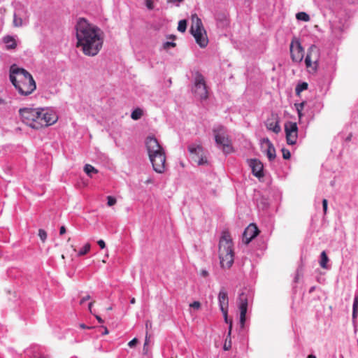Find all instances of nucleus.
<instances>
[{
	"label": "nucleus",
	"mask_w": 358,
	"mask_h": 358,
	"mask_svg": "<svg viewBox=\"0 0 358 358\" xmlns=\"http://www.w3.org/2000/svg\"><path fill=\"white\" fill-rule=\"evenodd\" d=\"M77 46L80 47L87 56L96 55L102 48V32L97 27L83 18L79 19L76 26Z\"/></svg>",
	"instance_id": "nucleus-1"
},
{
	"label": "nucleus",
	"mask_w": 358,
	"mask_h": 358,
	"mask_svg": "<svg viewBox=\"0 0 358 358\" xmlns=\"http://www.w3.org/2000/svg\"><path fill=\"white\" fill-rule=\"evenodd\" d=\"M19 112L22 121L34 129L52 125L58 120L55 111L48 108H24Z\"/></svg>",
	"instance_id": "nucleus-2"
},
{
	"label": "nucleus",
	"mask_w": 358,
	"mask_h": 358,
	"mask_svg": "<svg viewBox=\"0 0 358 358\" xmlns=\"http://www.w3.org/2000/svg\"><path fill=\"white\" fill-rule=\"evenodd\" d=\"M9 79L17 92L22 96H28L36 89V84L29 72L13 64L9 69Z\"/></svg>",
	"instance_id": "nucleus-3"
},
{
	"label": "nucleus",
	"mask_w": 358,
	"mask_h": 358,
	"mask_svg": "<svg viewBox=\"0 0 358 358\" xmlns=\"http://www.w3.org/2000/svg\"><path fill=\"white\" fill-rule=\"evenodd\" d=\"M145 147L153 169L159 173L165 171L166 155L158 140L152 136H148L145 141Z\"/></svg>",
	"instance_id": "nucleus-4"
},
{
	"label": "nucleus",
	"mask_w": 358,
	"mask_h": 358,
	"mask_svg": "<svg viewBox=\"0 0 358 358\" xmlns=\"http://www.w3.org/2000/svg\"><path fill=\"white\" fill-rule=\"evenodd\" d=\"M234 253L230 234L224 231L219 242V258L220 265L224 268H229L234 263Z\"/></svg>",
	"instance_id": "nucleus-5"
},
{
	"label": "nucleus",
	"mask_w": 358,
	"mask_h": 358,
	"mask_svg": "<svg viewBox=\"0 0 358 358\" xmlns=\"http://www.w3.org/2000/svg\"><path fill=\"white\" fill-rule=\"evenodd\" d=\"M192 26L190 32L195 38L196 43L201 48L207 46L208 40L206 36V31L203 27L201 20L197 16L196 14L192 15Z\"/></svg>",
	"instance_id": "nucleus-6"
},
{
	"label": "nucleus",
	"mask_w": 358,
	"mask_h": 358,
	"mask_svg": "<svg viewBox=\"0 0 358 358\" xmlns=\"http://www.w3.org/2000/svg\"><path fill=\"white\" fill-rule=\"evenodd\" d=\"M213 134L217 147L222 149L224 153L229 154L233 152L231 142L225 134L224 127L218 126L215 127L213 129Z\"/></svg>",
	"instance_id": "nucleus-7"
},
{
	"label": "nucleus",
	"mask_w": 358,
	"mask_h": 358,
	"mask_svg": "<svg viewBox=\"0 0 358 358\" xmlns=\"http://www.w3.org/2000/svg\"><path fill=\"white\" fill-rule=\"evenodd\" d=\"M320 57V48L315 45H310L305 57V64L310 73H314L317 71Z\"/></svg>",
	"instance_id": "nucleus-8"
},
{
	"label": "nucleus",
	"mask_w": 358,
	"mask_h": 358,
	"mask_svg": "<svg viewBox=\"0 0 358 358\" xmlns=\"http://www.w3.org/2000/svg\"><path fill=\"white\" fill-rule=\"evenodd\" d=\"M193 92L199 99H206L208 97V90L203 76L198 73L195 76Z\"/></svg>",
	"instance_id": "nucleus-9"
},
{
	"label": "nucleus",
	"mask_w": 358,
	"mask_h": 358,
	"mask_svg": "<svg viewBox=\"0 0 358 358\" xmlns=\"http://www.w3.org/2000/svg\"><path fill=\"white\" fill-rule=\"evenodd\" d=\"M285 131L287 143L289 145H294L298 137V127L296 122H287L285 124Z\"/></svg>",
	"instance_id": "nucleus-10"
},
{
	"label": "nucleus",
	"mask_w": 358,
	"mask_h": 358,
	"mask_svg": "<svg viewBox=\"0 0 358 358\" xmlns=\"http://www.w3.org/2000/svg\"><path fill=\"white\" fill-rule=\"evenodd\" d=\"M291 58L293 62L300 63L304 57V50L299 41H292L289 45Z\"/></svg>",
	"instance_id": "nucleus-11"
},
{
	"label": "nucleus",
	"mask_w": 358,
	"mask_h": 358,
	"mask_svg": "<svg viewBox=\"0 0 358 358\" xmlns=\"http://www.w3.org/2000/svg\"><path fill=\"white\" fill-rule=\"evenodd\" d=\"M218 303L221 312L224 317L226 323H229L230 320L228 319L227 312L229 307L228 293L224 287H222L218 294Z\"/></svg>",
	"instance_id": "nucleus-12"
},
{
	"label": "nucleus",
	"mask_w": 358,
	"mask_h": 358,
	"mask_svg": "<svg viewBox=\"0 0 358 358\" xmlns=\"http://www.w3.org/2000/svg\"><path fill=\"white\" fill-rule=\"evenodd\" d=\"M238 308L240 310V325L242 328H243L246 320V313L248 305V296L244 292L240 294L238 297Z\"/></svg>",
	"instance_id": "nucleus-13"
},
{
	"label": "nucleus",
	"mask_w": 358,
	"mask_h": 358,
	"mask_svg": "<svg viewBox=\"0 0 358 358\" xmlns=\"http://www.w3.org/2000/svg\"><path fill=\"white\" fill-rule=\"evenodd\" d=\"M248 165L252 170V174L258 178H262L264 176V165L262 162L258 159H248Z\"/></svg>",
	"instance_id": "nucleus-14"
},
{
	"label": "nucleus",
	"mask_w": 358,
	"mask_h": 358,
	"mask_svg": "<svg viewBox=\"0 0 358 358\" xmlns=\"http://www.w3.org/2000/svg\"><path fill=\"white\" fill-rule=\"evenodd\" d=\"M259 231L255 224H249L243 231L242 238L243 242L245 244H248L259 234Z\"/></svg>",
	"instance_id": "nucleus-15"
},
{
	"label": "nucleus",
	"mask_w": 358,
	"mask_h": 358,
	"mask_svg": "<svg viewBox=\"0 0 358 358\" xmlns=\"http://www.w3.org/2000/svg\"><path fill=\"white\" fill-rule=\"evenodd\" d=\"M263 143H266L267 148L266 150V156L270 162L273 161L275 159L276 153L275 149L273 145V143L270 141L268 138H264L263 140Z\"/></svg>",
	"instance_id": "nucleus-16"
},
{
	"label": "nucleus",
	"mask_w": 358,
	"mask_h": 358,
	"mask_svg": "<svg viewBox=\"0 0 358 358\" xmlns=\"http://www.w3.org/2000/svg\"><path fill=\"white\" fill-rule=\"evenodd\" d=\"M266 129L273 131L275 134H278L281 129L279 122L275 117L268 118L266 122Z\"/></svg>",
	"instance_id": "nucleus-17"
},
{
	"label": "nucleus",
	"mask_w": 358,
	"mask_h": 358,
	"mask_svg": "<svg viewBox=\"0 0 358 358\" xmlns=\"http://www.w3.org/2000/svg\"><path fill=\"white\" fill-rule=\"evenodd\" d=\"M25 18V13L22 15V10L17 9L14 13L13 24L15 27H22Z\"/></svg>",
	"instance_id": "nucleus-18"
},
{
	"label": "nucleus",
	"mask_w": 358,
	"mask_h": 358,
	"mask_svg": "<svg viewBox=\"0 0 358 358\" xmlns=\"http://www.w3.org/2000/svg\"><path fill=\"white\" fill-rule=\"evenodd\" d=\"M2 40L6 44V50H13L17 46L16 40L14 36L7 35L5 36Z\"/></svg>",
	"instance_id": "nucleus-19"
},
{
	"label": "nucleus",
	"mask_w": 358,
	"mask_h": 358,
	"mask_svg": "<svg viewBox=\"0 0 358 358\" xmlns=\"http://www.w3.org/2000/svg\"><path fill=\"white\" fill-rule=\"evenodd\" d=\"M188 151L192 154L194 155V157H193V159H195L196 157L199 156L201 154H203V148L201 145L197 144H190L188 146Z\"/></svg>",
	"instance_id": "nucleus-20"
},
{
	"label": "nucleus",
	"mask_w": 358,
	"mask_h": 358,
	"mask_svg": "<svg viewBox=\"0 0 358 358\" xmlns=\"http://www.w3.org/2000/svg\"><path fill=\"white\" fill-rule=\"evenodd\" d=\"M229 332H228V335L226 338V340H225V342H224V346H223V349L224 350H229L231 347V329H232V320H230V321L229 322Z\"/></svg>",
	"instance_id": "nucleus-21"
},
{
	"label": "nucleus",
	"mask_w": 358,
	"mask_h": 358,
	"mask_svg": "<svg viewBox=\"0 0 358 358\" xmlns=\"http://www.w3.org/2000/svg\"><path fill=\"white\" fill-rule=\"evenodd\" d=\"M329 261V257L325 251H322L320 254V266L324 269H329L330 266L328 265Z\"/></svg>",
	"instance_id": "nucleus-22"
},
{
	"label": "nucleus",
	"mask_w": 358,
	"mask_h": 358,
	"mask_svg": "<svg viewBox=\"0 0 358 358\" xmlns=\"http://www.w3.org/2000/svg\"><path fill=\"white\" fill-rule=\"evenodd\" d=\"M84 171L90 177H92V174L98 173V171L93 166H92L90 164L85 165Z\"/></svg>",
	"instance_id": "nucleus-23"
},
{
	"label": "nucleus",
	"mask_w": 358,
	"mask_h": 358,
	"mask_svg": "<svg viewBox=\"0 0 358 358\" xmlns=\"http://www.w3.org/2000/svg\"><path fill=\"white\" fill-rule=\"evenodd\" d=\"M195 162L197 163L199 166L205 165L208 164V159L206 156L203 155V154L200 155L199 156L196 157L195 159H194Z\"/></svg>",
	"instance_id": "nucleus-24"
},
{
	"label": "nucleus",
	"mask_w": 358,
	"mask_h": 358,
	"mask_svg": "<svg viewBox=\"0 0 358 358\" xmlns=\"http://www.w3.org/2000/svg\"><path fill=\"white\" fill-rule=\"evenodd\" d=\"M296 17L298 20L308 22L310 20V16L305 12H299L296 13Z\"/></svg>",
	"instance_id": "nucleus-25"
},
{
	"label": "nucleus",
	"mask_w": 358,
	"mask_h": 358,
	"mask_svg": "<svg viewBox=\"0 0 358 358\" xmlns=\"http://www.w3.org/2000/svg\"><path fill=\"white\" fill-rule=\"evenodd\" d=\"M142 115V110L140 108H136L132 111L131 117L134 120H137L141 117Z\"/></svg>",
	"instance_id": "nucleus-26"
},
{
	"label": "nucleus",
	"mask_w": 358,
	"mask_h": 358,
	"mask_svg": "<svg viewBox=\"0 0 358 358\" xmlns=\"http://www.w3.org/2000/svg\"><path fill=\"white\" fill-rule=\"evenodd\" d=\"M358 307V293L355 294L353 305H352V317L355 318L357 316V310Z\"/></svg>",
	"instance_id": "nucleus-27"
},
{
	"label": "nucleus",
	"mask_w": 358,
	"mask_h": 358,
	"mask_svg": "<svg viewBox=\"0 0 358 358\" xmlns=\"http://www.w3.org/2000/svg\"><path fill=\"white\" fill-rule=\"evenodd\" d=\"M91 245L90 243H86L78 252V256H83L86 255L90 250Z\"/></svg>",
	"instance_id": "nucleus-28"
},
{
	"label": "nucleus",
	"mask_w": 358,
	"mask_h": 358,
	"mask_svg": "<svg viewBox=\"0 0 358 358\" xmlns=\"http://www.w3.org/2000/svg\"><path fill=\"white\" fill-rule=\"evenodd\" d=\"M33 352L34 355L31 356V358H48V357L45 356L39 351L38 347L34 348Z\"/></svg>",
	"instance_id": "nucleus-29"
},
{
	"label": "nucleus",
	"mask_w": 358,
	"mask_h": 358,
	"mask_svg": "<svg viewBox=\"0 0 358 358\" xmlns=\"http://www.w3.org/2000/svg\"><path fill=\"white\" fill-rule=\"evenodd\" d=\"M308 88V84L305 82L299 83L296 85L295 91L297 94H299L302 91Z\"/></svg>",
	"instance_id": "nucleus-30"
},
{
	"label": "nucleus",
	"mask_w": 358,
	"mask_h": 358,
	"mask_svg": "<svg viewBox=\"0 0 358 358\" xmlns=\"http://www.w3.org/2000/svg\"><path fill=\"white\" fill-rule=\"evenodd\" d=\"M187 29V21L185 20H180L178 22V30L180 32H185Z\"/></svg>",
	"instance_id": "nucleus-31"
},
{
	"label": "nucleus",
	"mask_w": 358,
	"mask_h": 358,
	"mask_svg": "<svg viewBox=\"0 0 358 358\" xmlns=\"http://www.w3.org/2000/svg\"><path fill=\"white\" fill-rule=\"evenodd\" d=\"M304 105H305L304 101H303L300 103H298V104H295V106H296V108L297 110V113H298V116L299 118H301V117H302V110L303 109Z\"/></svg>",
	"instance_id": "nucleus-32"
},
{
	"label": "nucleus",
	"mask_w": 358,
	"mask_h": 358,
	"mask_svg": "<svg viewBox=\"0 0 358 358\" xmlns=\"http://www.w3.org/2000/svg\"><path fill=\"white\" fill-rule=\"evenodd\" d=\"M38 236H39L41 240L43 242H45V241L47 238V233H46V231L44 229H40L38 230Z\"/></svg>",
	"instance_id": "nucleus-33"
},
{
	"label": "nucleus",
	"mask_w": 358,
	"mask_h": 358,
	"mask_svg": "<svg viewBox=\"0 0 358 358\" xmlns=\"http://www.w3.org/2000/svg\"><path fill=\"white\" fill-rule=\"evenodd\" d=\"M281 151L282 152V157L285 159H289L290 158L291 153L289 150L286 148H282Z\"/></svg>",
	"instance_id": "nucleus-34"
},
{
	"label": "nucleus",
	"mask_w": 358,
	"mask_h": 358,
	"mask_svg": "<svg viewBox=\"0 0 358 358\" xmlns=\"http://www.w3.org/2000/svg\"><path fill=\"white\" fill-rule=\"evenodd\" d=\"M116 203V199L112 196H107V204L108 206H112Z\"/></svg>",
	"instance_id": "nucleus-35"
},
{
	"label": "nucleus",
	"mask_w": 358,
	"mask_h": 358,
	"mask_svg": "<svg viewBox=\"0 0 358 358\" xmlns=\"http://www.w3.org/2000/svg\"><path fill=\"white\" fill-rule=\"evenodd\" d=\"M176 46V43L173 42L166 41L163 44V48L164 49H169L170 48H173Z\"/></svg>",
	"instance_id": "nucleus-36"
},
{
	"label": "nucleus",
	"mask_w": 358,
	"mask_h": 358,
	"mask_svg": "<svg viewBox=\"0 0 358 358\" xmlns=\"http://www.w3.org/2000/svg\"><path fill=\"white\" fill-rule=\"evenodd\" d=\"M302 273V266H299L296 271V274L294 277V282H297L299 280V275Z\"/></svg>",
	"instance_id": "nucleus-37"
},
{
	"label": "nucleus",
	"mask_w": 358,
	"mask_h": 358,
	"mask_svg": "<svg viewBox=\"0 0 358 358\" xmlns=\"http://www.w3.org/2000/svg\"><path fill=\"white\" fill-rule=\"evenodd\" d=\"M189 306L191 308L198 310L201 307V303L199 301H194L193 303H190Z\"/></svg>",
	"instance_id": "nucleus-38"
},
{
	"label": "nucleus",
	"mask_w": 358,
	"mask_h": 358,
	"mask_svg": "<svg viewBox=\"0 0 358 358\" xmlns=\"http://www.w3.org/2000/svg\"><path fill=\"white\" fill-rule=\"evenodd\" d=\"M138 343V339L136 338H133L131 341H130L128 343V345L130 348H134L136 346V345Z\"/></svg>",
	"instance_id": "nucleus-39"
},
{
	"label": "nucleus",
	"mask_w": 358,
	"mask_h": 358,
	"mask_svg": "<svg viewBox=\"0 0 358 358\" xmlns=\"http://www.w3.org/2000/svg\"><path fill=\"white\" fill-rule=\"evenodd\" d=\"M327 200L326 199H324L322 200V207H323V211H324V213L326 214L327 213Z\"/></svg>",
	"instance_id": "nucleus-40"
},
{
	"label": "nucleus",
	"mask_w": 358,
	"mask_h": 358,
	"mask_svg": "<svg viewBox=\"0 0 358 358\" xmlns=\"http://www.w3.org/2000/svg\"><path fill=\"white\" fill-rule=\"evenodd\" d=\"M97 243H98L99 246L101 249L105 248V247H106V243H105L104 241H103V240H101H101H99V241H97Z\"/></svg>",
	"instance_id": "nucleus-41"
},
{
	"label": "nucleus",
	"mask_w": 358,
	"mask_h": 358,
	"mask_svg": "<svg viewBox=\"0 0 358 358\" xmlns=\"http://www.w3.org/2000/svg\"><path fill=\"white\" fill-rule=\"evenodd\" d=\"M90 299V295H87L81 299L80 301V304H83L86 301L89 300Z\"/></svg>",
	"instance_id": "nucleus-42"
},
{
	"label": "nucleus",
	"mask_w": 358,
	"mask_h": 358,
	"mask_svg": "<svg viewBox=\"0 0 358 358\" xmlns=\"http://www.w3.org/2000/svg\"><path fill=\"white\" fill-rule=\"evenodd\" d=\"M200 274L203 278L208 276V272L205 269L201 270Z\"/></svg>",
	"instance_id": "nucleus-43"
},
{
	"label": "nucleus",
	"mask_w": 358,
	"mask_h": 358,
	"mask_svg": "<svg viewBox=\"0 0 358 358\" xmlns=\"http://www.w3.org/2000/svg\"><path fill=\"white\" fill-rule=\"evenodd\" d=\"M66 233V228L64 226H62L59 229V234L60 235H63Z\"/></svg>",
	"instance_id": "nucleus-44"
},
{
	"label": "nucleus",
	"mask_w": 358,
	"mask_h": 358,
	"mask_svg": "<svg viewBox=\"0 0 358 358\" xmlns=\"http://www.w3.org/2000/svg\"><path fill=\"white\" fill-rule=\"evenodd\" d=\"M146 6H147V7L149 9H152V1L150 0H148Z\"/></svg>",
	"instance_id": "nucleus-45"
},
{
	"label": "nucleus",
	"mask_w": 358,
	"mask_h": 358,
	"mask_svg": "<svg viewBox=\"0 0 358 358\" xmlns=\"http://www.w3.org/2000/svg\"><path fill=\"white\" fill-rule=\"evenodd\" d=\"M96 319L98 320L99 323H103V320L101 319L100 316L96 315Z\"/></svg>",
	"instance_id": "nucleus-46"
},
{
	"label": "nucleus",
	"mask_w": 358,
	"mask_h": 358,
	"mask_svg": "<svg viewBox=\"0 0 358 358\" xmlns=\"http://www.w3.org/2000/svg\"><path fill=\"white\" fill-rule=\"evenodd\" d=\"M80 327L82 329H90V327L86 326L85 324H80Z\"/></svg>",
	"instance_id": "nucleus-47"
},
{
	"label": "nucleus",
	"mask_w": 358,
	"mask_h": 358,
	"mask_svg": "<svg viewBox=\"0 0 358 358\" xmlns=\"http://www.w3.org/2000/svg\"><path fill=\"white\" fill-rule=\"evenodd\" d=\"M148 338L146 337L145 341V343H144V346H143V350L144 351L146 350V345H148Z\"/></svg>",
	"instance_id": "nucleus-48"
},
{
	"label": "nucleus",
	"mask_w": 358,
	"mask_h": 358,
	"mask_svg": "<svg viewBox=\"0 0 358 358\" xmlns=\"http://www.w3.org/2000/svg\"><path fill=\"white\" fill-rule=\"evenodd\" d=\"M183 0H168V2H172V3L178 2V3H180Z\"/></svg>",
	"instance_id": "nucleus-49"
},
{
	"label": "nucleus",
	"mask_w": 358,
	"mask_h": 358,
	"mask_svg": "<svg viewBox=\"0 0 358 358\" xmlns=\"http://www.w3.org/2000/svg\"><path fill=\"white\" fill-rule=\"evenodd\" d=\"M135 302H136V301H135V299H134V298H132V299L130 300V303H131V304L135 303Z\"/></svg>",
	"instance_id": "nucleus-50"
},
{
	"label": "nucleus",
	"mask_w": 358,
	"mask_h": 358,
	"mask_svg": "<svg viewBox=\"0 0 358 358\" xmlns=\"http://www.w3.org/2000/svg\"><path fill=\"white\" fill-rule=\"evenodd\" d=\"M307 358H316V357L313 355H309Z\"/></svg>",
	"instance_id": "nucleus-51"
},
{
	"label": "nucleus",
	"mask_w": 358,
	"mask_h": 358,
	"mask_svg": "<svg viewBox=\"0 0 358 358\" xmlns=\"http://www.w3.org/2000/svg\"><path fill=\"white\" fill-rule=\"evenodd\" d=\"M315 289V287H312L310 290H309V292H313Z\"/></svg>",
	"instance_id": "nucleus-52"
},
{
	"label": "nucleus",
	"mask_w": 358,
	"mask_h": 358,
	"mask_svg": "<svg viewBox=\"0 0 358 358\" xmlns=\"http://www.w3.org/2000/svg\"><path fill=\"white\" fill-rule=\"evenodd\" d=\"M92 306V302H90V303H89V306H89V309H90V310H91Z\"/></svg>",
	"instance_id": "nucleus-53"
},
{
	"label": "nucleus",
	"mask_w": 358,
	"mask_h": 358,
	"mask_svg": "<svg viewBox=\"0 0 358 358\" xmlns=\"http://www.w3.org/2000/svg\"><path fill=\"white\" fill-rule=\"evenodd\" d=\"M103 334H108V329L106 328L105 329V331H104Z\"/></svg>",
	"instance_id": "nucleus-54"
},
{
	"label": "nucleus",
	"mask_w": 358,
	"mask_h": 358,
	"mask_svg": "<svg viewBox=\"0 0 358 358\" xmlns=\"http://www.w3.org/2000/svg\"><path fill=\"white\" fill-rule=\"evenodd\" d=\"M112 310V307L108 308V310Z\"/></svg>",
	"instance_id": "nucleus-55"
},
{
	"label": "nucleus",
	"mask_w": 358,
	"mask_h": 358,
	"mask_svg": "<svg viewBox=\"0 0 358 358\" xmlns=\"http://www.w3.org/2000/svg\"><path fill=\"white\" fill-rule=\"evenodd\" d=\"M3 102V101L1 99H0V103H1Z\"/></svg>",
	"instance_id": "nucleus-56"
},
{
	"label": "nucleus",
	"mask_w": 358,
	"mask_h": 358,
	"mask_svg": "<svg viewBox=\"0 0 358 358\" xmlns=\"http://www.w3.org/2000/svg\"><path fill=\"white\" fill-rule=\"evenodd\" d=\"M29 352H30L29 350H27V355H29Z\"/></svg>",
	"instance_id": "nucleus-57"
}]
</instances>
